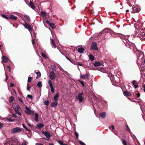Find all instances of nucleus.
Listing matches in <instances>:
<instances>
[{"label": "nucleus", "mask_w": 145, "mask_h": 145, "mask_svg": "<svg viewBox=\"0 0 145 145\" xmlns=\"http://www.w3.org/2000/svg\"><path fill=\"white\" fill-rule=\"evenodd\" d=\"M83 95V93H79L76 97V99L79 100L80 102H82L83 100V97H82Z\"/></svg>", "instance_id": "obj_6"}, {"label": "nucleus", "mask_w": 145, "mask_h": 145, "mask_svg": "<svg viewBox=\"0 0 145 145\" xmlns=\"http://www.w3.org/2000/svg\"><path fill=\"white\" fill-rule=\"evenodd\" d=\"M122 142L124 145H127L126 141L124 140H122Z\"/></svg>", "instance_id": "obj_43"}, {"label": "nucleus", "mask_w": 145, "mask_h": 145, "mask_svg": "<svg viewBox=\"0 0 145 145\" xmlns=\"http://www.w3.org/2000/svg\"><path fill=\"white\" fill-rule=\"evenodd\" d=\"M135 37H139L140 39L144 40L145 39V29H140L135 32Z\"/></svg>", "instance_id": "obj_2"}, {"label": "nucleus", "mask_w": 145, "mask_h": 145, "mask_svg": "<svg viewBox=\"0 0 145 145\" xmlns=\"http://www.w3.org/2000/svg\"><path fill=\"white\" fill-rule=\"evenodd\" d=\"M106 115V113L104 112L100 113L99 114V115L100 117L103 119H104L105 118Z\"/></svg>", "instance_id": "obj_13"}, {"label": "nucleus", "mask_w": 145, "mask_h": 145, "mask_svg": "<svg viewBox=\"0 0 145 145\" xmlns=\"http://www.w3.org/2000/svg\"><path fill=\"white\" fill-rule=\"evenodd\" d=\"M79 143L81 145H86L84 142L81 141H80Z\"/></svg>", "instance_id": "obj_49"}, {"label": "nucleus", "mask_w": 145, "mask_h": 145, "mask_svg": "<svg viewBox=\"0 0 145 145\" xmlns=\"http://www.w3.org/2000/svg\"><path fill=\"white\" fill-rule=\"evenodd\" d=\"M103 72L105 73H107L108 72L107 71V70L106 69L105 70V69H103L102 70Z\"/></svg>", "instance_id": "obj_53"}, {"label": "nucleus", "mask_w": 145, "mask_h": 145, "mask_svg": "<svg viewBox=\"0 0 145 145\" xmlns=\"http://www.w3.org/2000/svg\"><path fill=\"white\" fill-rule=\"evenodd\" d=\"M3 126V124L2 123L0 122V129H1Z\"/></svg>", "instance_id": "obj_54"}, {"label": "nucleus", "mask_w": 145, "mask_h": 145, "mask_svg": "<svg viewBox=\"0 0 145 145\" xmlns=\"http://www.w3.org/2000/svg\"><path fill=\"white\" fill-rule=\"evenodd\" d=\"M17 105H16V104L14 103L12 104V107L14 109L16 108L17 106Z\"/></svg>", "instance_id": "obj_40"}, {"label": "nucleus", "mask_w": 145, "mask_h": 145, "mask_svg": "<svg viewBox=\"0 0 145 145\" xmlns=\"http://www.w3.org/2000/svg\"><path fill=\"white\" fill-rule=\"evenodd\" d=\"M75 135L76 136V138H78V133L76 132H75Z\"/></svg>", "instance_id": "obj_45"}, {"label": "nucleus", "mask_w": 145, "mask_h": 145, "mask_svg": "<svg viewBox=\"0 0 145 145\" xmlns=\"http://www.w3.org/2000/svg\"><path fill=\"white\" fill-rule=\"evenodd\" d=\"M58 142L60 145H68L67 144H64L63 142L61 140H59L57 141Z\"/></svg>", "instance_id": "obj_28"}, {"label": "nucleus", "mask_w": 145, "mask_h": 145, "mask_svg": "<svg viewBox=\"0 0 145 145\" xmlns=\"http://www.w3.org/2000/svg\"><path fill=\"white\" fill-rule=\"evenodd\" d=\"M48 83L49 84V85L50 86V88L53 87L52 84V81L51 80H49L48 81Z\"/></svg>", "instance_id": "obj_29"}, {"label": "nucleus", "mask_w": 145, "mask_h": 145, "mask_svg": "<svg viewBox=\"0 0 145 145\" xmlns=\"http://www.w3.org/2000/svg\"><path fill=\"white\" fill-rule=\"evenodd\" d=\"M41 56L44 58L46 59L47 58V56L44 53L42 52L41 54Z\"/></svg>", "instance_id": "obj_30"}, {"label": "nucleus", "mask_w": 145, "mask_h": 145, "mask_svg": "<svg viewBox=\"0 0 145 145\" xmlns=\"http://www.w3.org/2000/svg\"><path fill=\"white\" fill-rule=\"evenodd\" d=\"M78 64L80 66H82L83 65L82 64H81L80 62L78 63Z\"/></svg>", "instance_id": "obj_59"}, {"label": "nucleus", "mask_w": 145, "mask_h": 145, "mask_svg": "<svg viewBox=\"0 0 145 145\" xmlns=\"http://www.w3.org/2000/svg\"><path fill=\"white\" fill-rule=\"evenodd\" d=\"M4 18H5L6 19H8V17H7L4 14H2L1 15Z\"/></svg>", "instance_id": "obj_42"}, {"label": "nucleus", "mask_w": 145, "mask_h": 145, "mask_svg": "<svg viewBox=\"0 0 145 145\" xmlns=\"http://www.w3.org/2000/svg\"><path fill=\"white\" fill-rule=\"evenodd\" d=\"M101 65V64L100 63L98 62H96L95 63L94 66L95 67H97L100 66Z\"/></svg>", "instance_id": "obj_25"}, {"label": "nucleus", "mask_w": 145, "mask_h": 145, "mask_svg": "<svg viewBox=\"0 0 145 145\" xmlns=\"http://www.w3.org/2000/svg\"><path fill=\"white\" fill-rule=\"evenodd\" d=\"M22 131V129L20 128V127H17L12 130L11 133L12 134H14L16 133L21 132Z\"/></svg>", "instance_id": "obj_5"}, {"label": "nucleus", "mask_w": 145, "mask_h": 145, "mask_svg": "<svg viewBox=\"0 0 145 145\" xmlns=\"http://www.w3.org/2000/svg\"><path fill=\"white\" fill-rule=\"evenodd\" d=\"M50 41H51V44L52 45V47L53 48H56V46L55 44L54 40L52 39H51Z\"/></svg>", "instance_id": "obj_14"}, {"label": "nucleus", "mask_w": 145, "mask_h": 145, "mask_svg": "<svg viewBox=\"0 0 145 145\" xmlns=\"http://www.w3.org/2000/svg\"><path fill=\"white\" fill-rule=\"evenodd\" d=\"M27 124L29 126V127H32V126L29 123H28Z\"/></svg>", "instance_id": "obj_64"}, {"label": "nucleus", "mask_w": 145, "mask_h": 145, "mask_svg": "<svg viewBox=\"0 0 145 145\" xmlns=\"http://www.w3.org/2000/svg\"><path fill=\"white\" fill-rule=\"evenodd\" d=\"M42 133L45 135V136L46 137V138H44L46 140H48L51 137V135L49 133L48 131H46L45 132H44V131H42Z\"/></svg>", "instance_id": "obj_8"}, {"label": "nucleus", "mask_w": 145, "mask_h": 145, "mask_svg": "<svg viewBox=\"0 0 145 145\" xmlns=\"http://www.w3.org/2000/svg\"><path fill=\"white\" fill-rule=\"evenodd\" d=\"M25 108L26 109L25 112L26 113L29 115L33 114L34 113L33 111L31 110L27 106H25Z\"/></svg>", "instance_id": "obj_7"}, {"label": "nucleus", "mask_w": 145, "mask_h": 145, "mask_svg": "<svg viewBox=\"0 0 145 145\" xmlns=\"http://www.w3.org/2000/svg\"><path fill=\"white\" fill-rule=\"evenodd\" d=\"M91 49L93 50H98L97 43L96 42H93L91 45Z\"/></svg>", "instance_id": "obj_10"}, {"label": "nucleus", "mask_w": 145, "mask_h": 145, "mask_svg": "<svg viewBox=\"0 0 145 145\" xmlns=\"http://www.w3.org/2000/svg\"><path fill=\"white\" fill-rule=\"evenodd\" d=\"M15 112L16 113V114H18L19 115H20V114H21L20 113L19 111H16Z\"/></svg>", "instance_id": "obj_52"}, {"label": "nucleus", "mask_w": 145, "mask_h": 145, "mask_svg": "<svg viewBox=\"0 0 145 145\" xmlns=\"http://www.w3.org/2000/svg\"><path fill=\"white\" fill-rule=\"evenodd\" d=\"M79 81H80V83L82 85V86H84V84L83 83V82L82 81H81V80H80Z\"/></svg>", "instance_id": "obj_51"}, {"label": "nucleus", "mask_w": 145, "mask_h": 145, "mask_svg": "<svg viewBox=\"0 0 145 145\" xmlns=\"http://www.w3.org/2000/svg\"><path fill=\"white\" fill-rule=\"evenodd\" d=\"M37 86L39 88H41L42 86V83L41 82H39L37 84Z\"/></svg>", "instance_id": "obj_34"}, {"label": "nucleus", "mask_w": 145, "mask_h": 145, "mask_svg": "<svg viewBox=\"0 0 145 145\" xmlns=\"http://www.w3.org/2000/svg\"><path fill=\"white\" fill-rule=\"evenodd\" d=\"M35 73L37 74V76L36 77V78H38L41 76V73L39 72H37Z\"/></svg>", "instance_id": "obj_26"}, {"label": "nucleus", "mask_w": 145, "mask_h": 145, "mask_svg": "<svg viewBox=\"0 0 145 145\" xmlns=\"http://www.w3.org/2000/svg\"><path fill=\"white\" fill-rule=\"evenodd\" d=\"M2 62H4L5 63H6L8 61V57L5 56H2Z\"/></svg>", "instance_id": "obj_12"}, {"label": "nucleus", "mask_w": 145, "mask_h": 145, "mask_svg": "<svg viewBox=\"0 0 145 145\" xmlns=\"http://www.w3.org/2000/svg\"><path fill=\"white\" fill-rule=\"evenodd\" d=\"M20 107L18 105H17V106L14 109L15 111H19L20 109Z\"/></svg>", "instance_id": "obj_31"}, {"label": "nucleus", "mask_w": 145, "mask_h": 145, "mask_svg": "<svg viewBox=\"0 0 145 145\" xmlns=\"http://www.w3.org/2000/svg\"><path fill=\"white\" fill-rule=\"evenodd\" d=\"M24 17L26 18L27 19V20L29 21H30V18L29 17L27 16V15H25L24 16Z\"/></svg>", "instance_id": "obj_33"}, {"label": "nucleus", "mask_w": 145, "mask_h": 145, "mask_svg": "<svg viewBox=\"0 0 145 145\" xmlns=\"http://www.w3.org/2000/svg\"><path fill=\"white\" fill-rule=\"evenodd\" d=\"M18 100L19 101L21 102L22 103H23V101L20 98H18Z\"/></svg>", "instance_id": "obj_56"}, {"label": "nucleus", "mask_w": 145, "mask_h": 145, "mask_svg": "<svg viewBox=\"0 0 145 145\" xmlns=\"http://www.w3.org/2000/svg\"><path fill=\"white\" fill-rule=\"evenodd\" d=\"M49 77L52 80H53L55 78V74L54 72L53 71H51Z\"/></svg>", "instance_id": "obj_11"}, {"label": "nucleus", "mask_w": 145, "mask_h": 145, "mask_svg": "<svg viewBox=\"0 0 145 145\" xmlns=\"http://www.w3.org/2000/svg\"><path fill=\"white\" fill-rule=\"evenodd\" d=\"M30 87L29 86L28 84H27V90L29 91H30Z\"/></svg>", "instance_id": "obj_44"}, {"label": "nucleus", "mask_w": 145, "mask_h": 145, "mask_svg": "<svg viewBox=\"0 0 145 145\" xmlns=\"http://www.w3.org/2000/svg\"><path fill=\"white\" fill-rule=\"evenodd\" d=\"M88 74H85L81 75V77L84 79H87L88 78Z\"/></svg>", "instance_id": "obj_17"}, {"label": "nucleus", "mask_w": 145, "mask_h": 145, "mask_svg": "<svg viewBox=\"0 0 145 145\" xmlns=\"http://www.w3.org/2000/svg\"><path fill=\"white\" fill-rule=\"evenodd\" d=\"M22 145H26V142H24L22 144Z\"/></svg>", "instance_id": "obj_58"}, {"label": "nucleus", "mask_w": 145, "mask_h": 145, "mask_svg": "<svg viewBox=\"0 0 145 145\" xmlns=\"http://www.w3.org/2000/svg\"><path fill=\"white\" fill-rule=\"evenodd\" d=\"M38 114L37 113H36L35 114V120L36 122L38 121Z\"/></svg>", "instance_id": "obj_24"}, {"label": "nucleus", "mask_w": 145, "mask_h": 145, "mask_svg": "<svg viewBox=\"0 0 145 145\" xmlns=\"http://www.w3.org/2000/svg\"><path fill=\"white\" fill-rule=\"evenodd\" d=\"M32 79V78L29 76L28 78L27 82H31Z\"/></svg>", "instance_id": "obj_41"}, {"label": "nucleus", "mask_w": 145, "mask_h": 145, "mask_svg": "<svg viewBox=\"0 0 145 145\" xmlns=\"http://www.w3.org/2000/svg\"><path fill=\"white\" fill-rule=\"evenodd\" d=\"M57 101H55V102H53L51 104V106L54 107H56L57 105Z\"/></svg>", "instance_id": "obj_21"}, {"label": "nucleus", "mask_w": 145, "mask_h": 145, "mask_svg": "<svg viewBox=\"0 0 145 145\" xmlns=\"http://www.w3.org/2000/svg\"><path fill=\"white\" fill-rule=\"evenodd\" d=\"M5 144L7 145H20L18 140L15 139L11 140Z\"/></svg>", "instance_id": "obj_3"}, {"label": "nucleus", "mask_w": 145, "mask_h": 145, "mask_svg": "<svg viewBox=\"0 0 145 145\" xmlns=\"http://www.w3.org/2000/svg\"><path fill=\"white\" fill-rule=\"evenodd\" d=\"M133 85L135 88H137L138 87V84L136 83V81L135 80H133L132 82Z\"/></svg>", "instance_id": "obj_23"}, {"label": "nucleus", "mask_w": 145, "mask_h": 145, "mask_svg": "<svg viewBox=\"0 0 145 145\" xmlns=\"http://www.w3.org/2000/svg\"><path fill=\"white\" fill-rule=\"evenodd\" d=\"M41 14H42V15H45V14L44 12H41Z\"/></svg>", "instance_id": "obj_62"}, {"label": "nucleus", "mask_w": 145, "mask_h": 145, "mask_svg": "<svg viewBox=\"0 0 145 145\" xmlns=\"http://www.w3.org/2000/svg\"><path fill=\"white\" fill-rule=\"evenodd\" d=\"M137 96L138 97H139L140 96V94L139 93H138L137 94Z\"/></svg>", "instance_id": "obj_61"}, {"label": "nucleus", "mask_w": 145, "mask_h": 145, "mask_svg": "<svg viewBox=\"0 0 145 145\" xmlns=\"http://www.w3.org/2000/svg\"><path fill=\"white\" fill-rule=\"evenodd\" d=\"M140 7L137 5H133V6L132 9L133 11L131 12L132 13H135L138 12L140 10Z\"/></svg>", "instance_id": "obj_4"}, {"label": "nucleus", "mask_w": 145, "mask_h": 145, "mask_svg": "<svg viewBox=\"0 0 145 145\" xmlns=\"http://www.w3.org/2000/svg\"><path fill=\"white\" fill-rule=\"evenodd\" d=\"M23 25L25 27L28 29L29 31L32 30V28L31 26L26 22H25V24H23Z\"/></svg>", "instance_id": "obj_9"}, {"label": "nucleus", "mask_w": 145, "mask_h": 145, "mask_svg": "<svg viewBox=\"0 0 145 145\" xmlns=\"http://www.w3.org/2000/svg\"><path fill=\"white\" fill-rule=\"evenodd\" d=\"M109 128L110 129H111L112 131H113L114 129V127L113 125H112L111 126H109Z\"/></svg>", "instance_id": "obj_37"}, {"label": "nucleus", "mask_w": 145, "mask_h": 145, "mask_svg": "<svg viewBox=\"0 0 145 145\" xmlns=\"http://www.w3.org/2000/svg\"><path fill=\"white\" fill-rule=\"evenodd\" d=\"M13 100H14V98L12 97L11 96V97H10L9 99V101L10 103H11L13 101Z\"/></svg>", "instance_id": "obj_38"}, {"label": "nucleus", "mask_w": 145, "mask_h": 145, "mask_svg": "<svg viewBox=\"0 0 145 145\" xmlns=\"http://www.w3.org/2000/svg\"><path fill=\"white\" fill-rule=\"evenodd\" d=\"M27 96L30 99H32L33 98L32 96L30 95H27Z\"/></svg>", "instance_id": "obj_48"}, {"label": "nucleus", "mask_w": 145, "mask_h": 145, "mask_svg": "<svg viewBox=\"0 0 145 145\" xmlns=\"http://www.w3.org/2000/svg\"><path fill=\"white\" fill-rule=\"evenodd\" d=\"M9 18L14 20H16L17 19V17L14 15H11L9 17Z\"/></svg>", "instance_id": "obj_22"}, {"label": "nucleus", "mask_w": 145, "mask_h": 145, "mask_svg": "<svg viewBox=\"0 0 145 145\" xmlns=\"http://www.w3.org/2000/svg\"><path fill=\"white\" fill-rule=\"evenodd\" d=\"M110 30L108 29H106L103 30L101 32V34H104L106 33L105 35L106 36L107 35L109 34L111 35L112 36L114 37H119L120 38L124 39L125 38V36L119 33H117L114 32H112L110 33L109 32Z\"/></svg>", "instance_id": "obj_1"}, {"label": "nucleus", "mask_w": 145, "mask_h": 145, "mask_svg": "<svg viewBox=\"0 0 145 145\" xmlns=\"http://www.w3.org/2000/svg\"><path fill=\"white\" fill-rule=\"evenodd\" d=\"M50 26L53 28H54L56 27L55 25L53 23H51L50 24Z\"/></svg>", "instance_id": "obj_36"}, {"label": "nucleus", "mask_w": 145, "mask_h": 145, "mask_svg": "<svg viewBox=\"0 0 145 145\" xmlns=\"http://www.w3.org/2000/svg\"><path fill=\"white\" fill-rule=\"evenodd\" d=\"M7 68H8V69H9V71H10V69H11V68L9 66H7Z\"/></svg>", "instance_id": "obj_60"}, {"label": "nucleus", "mask_w": 145, "mask_h": 145, "mask_svg": "<svg viewBox=\"0 0 145 145\" xmlns=\"http://www.w3.org/2000/svg\"><path fill=\"white\" fill-rule=\"evenodd\" d=\"M44 103L46 106H48L49 105V101L48 100H46L43 102Z\"/></svg>", "instance_id": "obj_32"}, {"label": "nucleus", "mask_w": 145, "mask_h": 145, "mask_svg": "<svg viewBox=\"0 0 145 145\" xmlns=\"http://www.w3.org/2000/svg\"><path fill=\"white\" fill-rule=\"evenodd\" d=\"M8 121H10V122H12L14 121V119H12L10 118H9L8 119Z\"/></svg>", "instance_id": "obj_46"}, {"label": "nucleus", "mask_w": 145, "mask_h": 145, "mask_svg": "<svg viewBox=\"0 0 145 145\" xmlns=\"http://www.w3.org/2000/svg\"><path fill=\"white\" fill-rule=\"evenodd\" d=\"M32 44H34L35 43V41L34 39H32Z\"/></svg>", "instance_id": "obj_63"}, {"label": "nucleus", "mask_w": 145, "mask_h": 145, "mask_svg": "<svg viewBox=\"0 0 145 145\" xmlns=\"http://www.w3.org/2000/svg\"><path fill=\"white\" fill-rule=\"evenodd\" d=\"M126 127L127 128V130L129 131H130V129L129 128V127H128V126L127 125H126Z\"/></svg>", "instance_id": "obj_50"}, {"label": "nucleus", "mask_w": 145, "mask_h": 145, "mask_svg": "<svg viewBox=\"0 0 145 145\" xmlns=\"http://www.w3.org/2000/svg\"><path fill=\"white\" fill-rule=\"evenodd\" d=\"M123 93L125 96H131V93L127 91H125Z\"/></svg>", "instance_id": "obj_19"}, {"label": "nucleus", "mask_w": 145, "mask_h": 145, "mask_svg": "<svg viewBox=\"0 0 145 145\" xmlns=\"http://www.w3.org/2000/svg\"><path fill=\"white\" fill-rule=\"evenodd\" d=\"M52 69V70L54 71L56 68V67L55 65H52L51 66Z\"/></svg>", "instance_id": "obj_35"}, {"label": "nucleus", "mask_w": 145, "mask_h": 145, "mask_svg": "<svg viewBox=\"0 0 145 145\" xmlns=\"http://www.w3.org/2000/svg\"><path fill=\"white\" fill-rule=\"evenodd\" d=\"M85 49L83 48H79L78 49V52L80 53H83Z\"/></svg>", "instance_id": "obj_18"}, {"label": "nucleus", "mask_w": 145, "mask_h": 145, "mask_svg": "<svg viewBox=\"0 0 145 145\" xmlns=\"http://www.w3.org/2000/svg\"><path fill=\"white\" fill-rule=\"evenodd\" d=\"M142 86L144 89V91L145 92V85H142Z\"/></svg>", "instance_id": "obj_57"}, {"label": "nucleus", "mask_w": 145, "mask_h": 145, "mask_svg": "<svg viewBox=\"0 0 145 145\" xmlns=\"http://www.w3.org/2000/svg\"><path fill=\"white\" fill-rule=\"evenodd\" d=\"M89 58L92 61H93L94 59V57L91 54H90Z\"/></svg>", "instance_id": "obj_27"}, {"label": "nucleus", "mask_w": 145, "mask_h": 145, "mask_svg": "<svg viewBox=\"0 0 145 145\" xmlns=\"http://www.w3.org/2000/svg\"><path fill=\"white\" fill-rule=\"evenodd\" d=\"M139 54H140L141 55H142V57L144 56V55H143V53L142 52H140L139 53Z\"/></svg>", "instance_id": "obj_55"}, {"label": "nucleus", "mask_w": 145, "mask_h": 145, "mask_svg": "<svg viewBox=\"0 0 145 145\" xmlns=\"http://www.w3.org/2000/svg\"><path fill=\"white\" fill-rule=\"evenodd\" d=\"M44 126V125L41 123L38 124L37 125V127L38 129H40Z\"/></svg>", "instance_id": "obj_20"}, {"label": "nucleus", "mask_w": 145, "mask_h": 145, "mask_svg": "<svg viewBox=\"0 0 145 145\" xmlns=\"http://www.w3.org/2000/svg\"><path fill=\"white\" fill-rule=\"evenodd\" d=\"M22 125H23V127L27 131H29V132H30V130L28 129L27 128L25 125H24V124H23Z\"/></svg>", "instance_id": "obj_39"}, {"label": "nucleus", "mask_w": 145, "mask_h": 145, "mask_svg": "<svg viewBox=\"0 0 145 145\" xmlns=\"http://www.w3.org/2000/svg\"><path fill=\"white\" fill-rule=\"evenodd\" d=\"M29 6L33 10H35V6L34 5L31 1H30L29 3Z\"/></svg>", "instance_id": "obj_16"}, {"label": "nucleus", "mask_w": 145, "mask_h": 145, "mask_svg": "<svg viewBox=\"0 0 145 145\" xmlns=\"http://www.w3.org/2000/svg\"><path fill=\"white\" fill-rule=\"evenodd\" d=\"M50 88H51V91L53 93H54V89L53 88V87Z\"/></svg>", "instance_id": "obj_47"}, {"label": "nucleus", "mask_w": 145, "mask_h": 145, "mask_svg": "<svg viewBox=\"0 0 145 145\" xmlns=\"http://www.w3.org/2000/svg\"><path fill=\"white\" fill-rule=\"evenodd\" d=\"M59 97V93H56L55 95L54 96V100L55 101H57L58 100V99Z\"/></svg>", "instance_id": "obj_15"}]
</instances>
